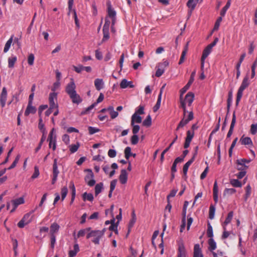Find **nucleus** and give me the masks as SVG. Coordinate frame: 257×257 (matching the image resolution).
<instances>
[{"mask_svg":"<svg viewBox=\"0 0 257 257\" xmlns=\"http://www.w3.org/2000/svg\"><path fill=\"white\" fill-rule=\"evenodd\" d=\"M104 234V229L102 230H91L89 233L87 234L86 238H89L90 237H93V238L92 239V242H93L95 244H99L100 239L103 236Z\"/></svg>","mask_w":257,"mask_h":257,"instance_id":"obj_1","label":"nucleus"},{"mask_svg":"<svg viewBox=\"0 0 257 257\" xmlns=\"http://www.w3.org/2000/svg\"><path fill=\"white\" fill-rule=\"evenodd\" d=\"M249 82L248 80V77L245 76L241 84L237 93L236 99V105H237L240 101L243 94V90L246 89L249 85Z\"/></svg>","mask_w":257,"mask_h":257,"instance_id":"obj_2","label":"nucleus"},{"mask_svg":"<svg viewBox=\"0 0 257 257\" xmlns=\"http://www.w3.org/2000/svg\"><path fill=\"white\" fill-rule=\"evenodd\" d=\"M32 213L33 212H30L26 214L23 216L22 219L18 223V226L19 228H23L26 225L28 224L31 222L32 218Z\"/></svg>","mask_w":257,"mask_h":257,"instance_id":"obj_3","label":"nucleus"},{"mask_svg":"<svg viewBox=\"0 0 257 257\" xmlns=\"http://www.w3.org/2000/svg\"><path fill=\"white\" fill-rule=\"evenodd\" d=\"M57 93L56 92H51L49 96V105L51 108L58 107V105L56 102L57 101Z\"/></svg>","mask_w":257,"mask_h":257,"instance_id":"obj_4","label":"nucleus"},{"mask_svg":"<svg viewBox=\"0 0 257 257\" xmlns=\"http://www.w3.org/2000/svg\"><path fill=\"white\" fill-rule=\"evenodd\" d=\"M55 130L54 128H52L51 132L49 133L48 141L49 142V148H51L52 144L53 143V150L55 151L56 148V136L54 135Z\"/></svg>","mask_w":257,"mask_h":257,"instance_id":"obj_5","label":"nucleus"},{"mask_svg":"<svg viewBox=\"0 0 257 257\" xmlns=\"http://www.w3.org/2000/svg\"><path fill=\"white\" fill-rule=\"evenodd\" d=\"M76 85L75 84L72 79H71V81L67 84L66 86L65 91L66 92L69 96L71 94L76 92Z\"/></svg>","mask_w":257,"mask_h":257,"instance_id":"obj_6","label":"nucleus"},{"mask_svg":"<svg viewBox=\"0 0 257 257\" xmlns=\"http://www.w3.org/2000/svg\"><path fill=\"white\" fill-rule=\"evenodd\" d=\"M177 257H186V250L183 241L178 243Z\"/></svg>","mask_w":257,"mask_h":257,"instance_id":"obj_7","label":"nucleus"},{"mask_svg":"<svg viewBox=\"0 0 257 257\" xmlns=\"http://www.w3.org/2000/svg\"><path fill=\"white\" fill-rule=\"evenodd\" d=\"M8 93L7 88L4 87L0 94V104L2 107H4L7 99Z\"/></svg>","mask_w":257,"mask_h":257,"instance_id":"obj_8","label":"nucleus"},{"mask_svg":"<svg viewBox=\"0 0 257 257\" xmlns=\"http://www.w3.org/2000/svg\"><path fill=\"white\" fill-rule=\"evenodd\" d=\"M107 15L108 17L112 20V25L114 26L116 19V12L113 9H112L110 4H108Z\"/></svg>","mask_w":257,"mask_h":257,"instance_id":"obj_9","label":"nucleus"},{"mask_svg":"<svg viewBox=\"0 0 257 257\" xmlns=\"http://www.w3.org/2000/svg\"><path fill=\"white\" fill-rule=\"evenodd\" d=\"M212 49L208 46H207L203 51L201 59L202 69H203L204 67V61L205 59L208 57Z\"/></svg>","mask_w":257,"mask_h":257,"instance_id":"obj_10","label":"nucleus"},{"mask_svg":"<svg viewBox=\"0 0 257 257\" xmlns=\"http://www.w3.org/2000/svg\"><path fill=\"white\" fill-rule=\"evenodd\" d=\"M196 74V71L194 70L193 72H192L190 79L188 82H187V84L181 90V92L182 93H185L190 87L191 84L193 83V82L194 80V77Z\"/></svg>","mask_w":257,"mask_h":257,"instance_id":"obj_11","label":"nucleus"},{"mask_svg":"<svg viewBox=\"0 0 257 257\" xmlns=\"http://www.w3.org/2000/svg\"><path fill=\"white\" fill-rule=\"evenodd\" d=\"M194 99V94L192 92H189L183 99L188 106H191Z\"/></svg>","mask_w":257,"mask_h":257,"instance_id":"obj_12","label":"nucleus"},{"mask_svg":"<svg viewBox=\"0 0 257 257\" xmlns=\"http://www.w3.org/2000/svg\"><path fill=\"white\" fill-rule=\"evenodd\" d=\"M236 122V116H235V112H233L232 114V118L231 122L230 124V128L229 130V131L227 134V138H229L231 135L232 134L233 128L234 127L235 124Z\"/></svg>","mask_w":257,"mask_h":257,"instance_id":"obj_13","label":"nucleus"},{"mask_svg":"<svg viewBox=\"0 0 257 257\" xmlns=\"http://www.w3.org/2000/svg\"><path fill=\"white\" fill-rule=\"evenodd\" d=\"M119 179L120 182L122 184H124L126 183L127 180V173L126 171L123 169L121 171L120 174L119 175Z\"/></svg>","mask_w":257,"mask_h":257,"instance_id":"obj_14","label":"nucleus"},{"mask_svg":"<svg viewBox=\"0 0 257 257\" xmlns=\"http://www.w3.org/2000/svg\"><path fill=\"white\" fill-rule=\"evenodd\" d=\"M69 97L73 103L79 104L81 102L82 100L80 95L78 94L76 92L70 95Z\"/></svg>","mask_w":257,"mask_h":257,"instance_id":"obj_15","label":"nucleus"},{"mask_svg":"<svg viewBox=\"0 0 257 257\" xmlns=\"http://www.w3.org/2000/svg\"><path fill=\"white\" fill-rule=\"evenodd\" d=\"M37 110L36 108L32 105V104H28L26 109L25 111V115L28 116L30 113L34 114Z\"/></svg>","mask_w":257,"mask_h":257,"instance_id":"obj_16","label":"nucleus"},{"mask_svg":"<svg viewBox=\"0 0 257 257\" xmlns=\"http://www.w3.org/2000/svg\"><path fill=\"white\" fill-rule=\"evenodd\" d=\"M165 86V84L164 85L162 86V87L161 88L160 92L159 95L158 97L157 103H156V104H155V106L153 108L154 111H155V112L157 111L158 109H159V108L160 107L161 102V97H162V91H163V89L164 88Z\"/></svg>","mask_w":257,"mask_h":257,"instance_id":"obj_17","label":"nucleus"},{"mask_svg":"<svg viewBox=\"0 0 257 257\" xmlns=\"http://www.w3.org/2000/svg\"><path fill=\"white\" fill-rule=\"evenodd\" d=\"M142 117L137 114V113H134L131 117V125H134V123H140L142 122Z\"/></svg>","mask_w":257,"mask_h":257,"instance_id":"obj_18","label":"nucleus"},{"mask_svg":"<svg viewBox=\"0 0 257 257\" xmlns=\"http://www.w3.org/2000/svg\"><path fill=\"white\" fill-rule=\"evenodd\" d=\"M201 256L203 255L202 253L200 245L199 244H195L194 247L193 257H201Z\"/></svg>","mask_w":257,"mask_h":257,"instance_id":"obj_19","label":"nucleus"},{"mask_svg":"<svg viewBox=\"0 0 257 257\" xmlns=\"http://www.w3.org/2000/svg\"><path fill=\"white\" fill-rule=\"evenodd\" d=\"M24 203V199L21 197L11 201V203L14 209L16 208L19 205Z\"/></svg>","mask_w":257,"mask_h":257,"instance_id":"obj_20","label":"nucleus"},{"mask_svg":"<svg viewBox=\"0 0 257 257\" xmlns=\"http://www.w3.org/2000/svg\"><path fill=\"white\" fill-rule=\"evenodd\" d=\"M59 171L58 169V166H53V177L52 179V184H54L57 180V177Z\"/></svg>","mask_w":257,"mask_h":257,"instance_id":"obj_21","label":"nucleus"},{"mask_svg":"<svg viewBox=\"0 0 257 257\" xmlns=\"http://www.w3.org/2000/svg\"><path fill=\"white\" fill-rule=\"evenodd\" d=\"M115 219L113 216H112V218L111 219L112 224H111L110 226L109 227V229L111 231H114L115 233H118L117 230V226H118V222L115 223Z\"/></svg>","mask_w":257,"mask_h":257,"instance_id":"obj_22","label":"nucleus"},{"mask_svg":"<svg viewBox=\"0 0 257 257\" xmlns=\"http://www.w3.org/2000/svg\"><path fill=\"white\" fill-rule=\"evenodd\" d=\"M59 228L60 226L57 223L54 222L52 223L50 226V235H55V233L59 231Z\"/></svg>","mask_w":257,"mask_h":257,"instance_id":"obj_23","label":"nucleus"},{"mask_svg":"<svg viewBox=\"0 0 257 257\" xmlns=\"http://www.w3.org/2000/svg\"><path fill=\"white\" fill-rule=\"evenodd\" d=\"M94 85L97 90H100L103 88L104 83L102 79L97 78L94 80Z\"/></svg>","mask_w":257,"mask_h":257,"instance_id":"obj_24","label":"nucleus"},{"mask_svg":"<svg viewBox=\"0 0 257 257\" xmlns=\"http://www.w3.org/2000/svg\"><path fill=\"white\" fill-rule=\"evenodd\" d=\"M194 161V157H192V158L189 160L187 163L185 164L183 168V172L184 175H186L188 168L191 164Z\"/></svg>","mask_w":257,"mask_h":257,"instance_id":"obj_25","label":"nucleus"},{"mask_svg":"<svg viewBox=\"0 0 257 257\" xmlns=\"http://www.w3.org/2000/svg\"><path fill=\"white\" fill-rule=\"evenodd\" d=\"M240 142L242 145H252V142L249 137H244V136H242L240 139Z\"/></svg>","mask_w":257,"mask_h":257,"instance_id":"obj_26","label":"nucleus"},{"mask_svg":"<svg viewBox=\"0 0 257 257\" xmlns=\"http://www.w3.org/2000/svg\"><path fill=\"white\" fill-rule=\"evenodd\" d=\"M79 251V245L77 243H76L74 245L73 249L69 251V253H68L69 256L74 257Z\"/></svg>","mask_w":257,"mask_h":257,"instance_id":"obj_27","label":"nucleus"},{"mask_svg":"<svg viewBox=\"0 0 257 257\" xmlns=\"http://www.w3.org/2000/svg\"><path fill=\"white\" fill-rule=\"evenodd\" d=\"M208 249L210 251L213 252L216 248V243L213 238H209L208 240Z\"/></svg>","mask_w":257,"mask_h":257,"instance_id":"obj_28","label":"nucleus"},{"mask_svg":"<svg viewBox=\"0 0 257 257\" xmlns=\"http://www.w3.org/2000/svg\"><path fill=\"white\" fill-rule=\"evenodd\" d=\"M236 164L237 169L239 171H245L248 168L247 166L240 162L238 159L236 161Z\"/></svg>","mask_w":257,"mask_h":257,"instance_id":"obj_29","label":"nucleus"},{"mask_svg":"<svg viewBox=\"0 0 257 257\" xmlns=\"http://www.w3.org/2000/svg\"><path fill=\"white\" fill-rule=\"evenodd\" d=\"M182 224L181 225L180 230L181 232L183 231L186 226V210H183L182 212Z\"/></svg>","mask_w":257,"mask_h":257,"instance_id":"obj_30","label":"nucleus"},{"mask_svg":"<svg viewBox=\"0 0 257 257\" xmlns=\"http://www.w3.org/2000/svg\"><path fill=\"white\" fill-rule=\"evenodd\" d=\"M132 219L130 221L128 226V232L130 231L131 228L133 227V226H134V225L135 223L136 220H137V217H136V214H135L134 210L132 212Z\"/></svg>","mask_w":257,"mask_h":257,"instance_id":"obj_31","label":"nucleus"},{"mask_svg":"<svg viewBox=\"0 0 257 257\" xmlns=\"http://www.w3.org/2000/svg\"><path fill=\"white\" fill-rule=\"evenodd\" d=\"M183 94L182 93L180 95V103L181 105L180 107H181L183 109V115H184V117H186V114L188 111L186 110V104H187L186 102L183 100Z\"/></svg>","mask_w":257,"mask_h":257,"instance_id":"obj_32","label":"nucleus"},{"mask_svg":"<svg viewBox=\"0 0 257 257\" xmlns=\"http://www.w3.org/2000/svg\"><path fill=\"white\" fill-rule=\"evenodd\" d=\"M213 196L214 201H217L218 199V186L216 181H215L213 185Z\"/></svg>","mask_w":257,"mask_h":257,"instance_id":"obj_33","label":"nucleus"},{"mask_svg":"<svg viewBox=\"0 0 257 257\" xmlns=\"http://www.w3.org/2000/svg\"><path fill=\"white\" fill-rule=\"evenodd\" d=\"M13 36H12L6 42L5 47L4 49V52L7 53L10 49V48L11 46V44L13 42Z\"/></svg>","mask_w":257,"mask_h":257,"instance_id":"obj_34","label":"nucleus"},{"mask_svg":"<svg viewBox=\"0 0 257 257\" xmlns=\"http://www.w3.org/2000/svg\"><path fill=\"white\" fill-rule=\"evenodd\" d=\"M188 51V46L187 45H186V46L184 47L183 51L182 52L181 56L179 62V64H181L182 63H183L185 57L186 55V53Z\"/></svg>","mask_w":257,"mask_h":257,"instance_id":"obj_35","label":"nucleus"},{"mask_svg":"<svg viewBox=\"0 0 257 257\" xmlns=\"http://www.w3.org/2000/svg\"><path fill=\"white\" fill-rule=\"evenodd\" d=\"M17 58L16 56H12L8 59V66L10 68H13L14 66V64L17 61Z\"/></svg>","mask_w":257,"mask_h":257,"instance_id":"obj_36","label":"nucleus"},{"mask_svg":"<svg viewBox=\"0 0 257 257\" xmlns=\"http://www.w3.org/2000/svg\"><path fill=\"white\" fill-rule=\"evenodd\" d=\"M38 128L41 131L43 134L46 135V131L44 126V124L43 123L42 119L40 118L39 120Z\"/></svg>","mask_w":257,"mask_h":257,"instance_id":"obj_37","label":"nucleus"},{"mask_svg":"<svg viewBox=\"0 0 257 257\" xmlns=\"http://www.w3.org/2000/svg\"><path fill=\"white\" fill-rule=\"evenodd\" d=\"M69 187L72 191L71 202H73L75 199L76 193L75 187L73 182H70Z\"/></svg>","mask_w":257,"mask_h":257,"instance_id":"obj_38","label":"nucleus"},{"mask_svg":"<svg viewBox=\"0 0 257 257\" xmlns=\"http://www.w3.org/2000/svg\"><path fill=\"white\" fill-rule=\"evenodd\" d=\"M167 227V225L165 223L163 225V231L161 233V236L162 237V240H161V243L159 245V247L161 248V254H162L164 252V242H163V236L164 235V232L166 230Z\"/></svg>","mask_w":257,"mask_h":257,"instance_id":"obj_39","label":"nucleus"},{"mask_svg":"<svg viewBox=\"0 0 257 257\" xmlns=\"http://www.w3.org/2000/svg\"><path fill=\"white\" fill-rule=\"evenodd\" d=\"M230 6V1H228L226 5L222 9V10L220 11V15L221 17H224L225 15V13L227 11V10L228 9L229 7Z\"/></svg>","mask_w":257,"mask_h":257,"instance_id":"obj_40","label":"nucleus"},{"mask_svg":"<svg viewBox=\"0 0 257 257\" xmlns=\"http://www.w3.org/2000/svg\"><path fill=\"white\" fill-rule=\"evenodd\" d=\"M185 117H184V115H183V118L181 119V120L179 123V124L176 128V131H178L181 127H183L184 126L186 125L189 122V121L187 119H185Z\"/></svg>","mask_w":257,"mask_h":257,"instance_id":"obj_41","label":"nucleus"},{"mask_svg":"<svg viewBox=\"0 0 257 257\" xmlns=\"http://www.w3.org/2000/svg\"><path fill=\"white\" fill-rule=\"evenodd\" d=\"M82 197L84 201L88 200L91 201L93 199V195L91 193H87L86 192L83 194Z\"/></svg>","mask_w":257,"mask_h":257,"instance_id":"obj_42","label":"nucleus"},{"mask_svg":"<svg viewBox=\"0 0 257 257\" xmlns=\"http://www.w3.org/2000/svg\"><path fill=\"white\" fill-rule=\"evenodd\" d=\"M207 235L208 237L210 238H213V228L211 226L210 223H208L207 225Z\"/></svg>","mask_w":257,"mask_h":257,"instance_id":"obj_43","label":"nucleus"},{"mask_svg":"<svg viewBox=\"0 0 257 257\" xmlns=\"http://www.w3.org/2000/svg\"><path fill=\"white\" fill-rule=\"evenodd\" d=\"M46 138V135L42 134V136L41 138L38 146L35 149V153H37L41 148V146L43 142L45 141Z\"/></svg>","mask_w":257,"mask_h":257,"instance_id":"obj_44","label":"nucleus"},{"mask_svg":"<svg viewBox=\"0 0 257 257\" xmlns=\"http://www.w3.org/2000/svg\"><path fill=\"white\" fill-rule=\"evenodd\" d=\"M233 215V211H230V212H229L225 220L224 221V222L223 223V225L226 226L230 222L231 220L232 219Z\"/></svg>","mask_w":257,"mask_h":257,"instance_id":"obj_45","label":"nucleus"},{"mask_svg":"<svg viewBox=\"0 0 257 257\" xmlns=\"http://www.w3.org/2000/svg\"><path fill=\"white\" fill-rule=\"evenodd\" d=\"M102 188H103V183H100L97 184L95 185V195H97L98 194H99L101 192Z\"/></svg>","mask_w":257,"mask_h":257,"instance_id":"obj_46","label":"nucleus"},{"mask_svg":"<svg viewBox=\"0 0 257 257\" xmlns=\"http://www.w3.org/2000/svg\"><path fill=\"white\" fill-rule=\"evenodd\" d=\"M143 124L145 126H150L152 124V118L150 115H148L146 119L143 121Z\"/></svg>","mask_w":257,"mask_h":257,"instance_id":"obj_47","label":"nucleus"},{"mask_svg":"<svg viewBox=\"0 0 257 257\" xmlns=\"http://www.w3.org/2000/svg\"><path fill=\"white\" fill-rule=\"evenodd\" d=\"M67 193H68L67 187V186H64L63 187H62L61 188V195L62 200H63L65 198Z\"/></svg>","mask_w":257,"mask_h":257,"instance_id":"obj_48","label":"nucleus"},{"mask_svg":"<svg viewBox=\"0 0 257 257\" xmlns=\"http://www.w3.org/2000/svg\"><path fill=\"white\" fill-rule=\"evenodd\" d=\"M196 2L195 0H189L187 3V7L191 9V10H193L196 7Z\"/></svg>","mask_w":257,"mask_h":257,"instance_id":"obj_49","label":"nucleus"},{"mask_svg":"<svg viewBox=\"0 0 257 257\" xmlns=\"http://www.w3.org/2000/svg\"><path fill=\"white\" fill-rule=\"evenodd\" d=\"M128 83H131V81H128L126 79H123L120 83V87L122 89L126 88L128 87Z\"/></svg>","mask_w":257,"mask_h":257,"instance_id":"obj_50","label":"nucleus"},{"mask_svg":"<svg viewBox=\"0 0 257 257\" xmlns=\"http://www.w3.org/2000/svg\"><path fill=\"white\" fill-rule=\"evenodd\" d=\"M102 31L103 34L102 41H105L106 40H107L109 38V29H103Z\"/></svg>","mask_w":257,"mask_h":257,"instance_id":"obj_51","label":"nucleus"},{"mask_svg":"<svg viewBox=\"0 0 257 257\" xmlns=\"http://www.w3.org/2000/svg\"><path fill=\"white\" fill-rule=\"evenodd\" d=\"M164 71L165 69L162 67H160V65H158L155 75L157 77H159L162 76V75L164 73Z\"/></svg>","mask_w":257,"mask_h":257,"instance_id":"obj_52","label":"nucleus"},{"mask_svg":"<svg viewBox=\"0 0 257 257\" xmlns=\"http://www.w3.org/2000/svg\"><path fill=\"white\" fill-rule=\"evenodd\" d=\"M230 183L233 187H240L242 186L241 182L237 179H232L230 181Z\"/></svg>","mask_w":257,"mask_h":257,"instance_id":"obj_53","label":"nucleus"},{"mask_svg":"<svg viewBox=\"0 0 257 257\" xmlns=\"http://www.w3.org/2000/svg\"><path fill=\"white\" fill-rule=\"evenodd\" d=\"M131 148L130 147H127L124 149V156L125 158L128 160L131 156Z\"/></svg>","mask_w":257,"mask_h":257,"instance_id":"obj_54","label":"nucleus"},{"mask_svg":"<svg viewBox=\"0 0 257 257\" xmlns=\"http://www.w3.org/2000/svg\"><path fill=\"white\" fill-rule=\"evenodd\" d=\"M194 136V132L193 131L188 130L187 132V136L185 140L191 141Z\"/></svg>","mask_w":257,"mask_h":257,"instance_id":"obj_55","label":"nucleus"},{"mask_svg":"<svg viewBox=\"0 0 257 257\" xmlns=\"http://www.w3.org/2000/svg\"><path fill=\"white\" fill-rule=\"evenodd\" d=\"M20 158V156L19 155H17V157H16L14 161L13 162V163L10 166V167L8 168V169L11 170V169L14 168L16 166L17 163H18Z\"/></svg>","mask_w":257,"mask_h":257,"instance_id":"obj_56","label":"nucleus"},{"mask_svg":"<svg viewBox=\"0 0 257 257\" xmlns=\"http://www.w3.org/2000/svg\"><path fill=\"white\" fill-rule=\"evenodd\" d=\"M79 147V143H77L75 145H72L69 147L70 151L71 153H74L76 152Z\"/></svg>","mask_w":257,"mask_h":257,"instance_id":"obj_57","label":"nucleus"},{"mask_svg":"<svg viewBox=\"0 0 257 257\" xmlns=\"http://www.w3.org/2000/svg\"><path fill=\"white\" fill-rule=\"evenodd\" d=\"M40 173H39V170L37 166L34 167V172L33 174L32 175L31 178L32 179H34L35 178H37L39 176Z\"/></svg>","mask_w":257,"mask_h":257,"instance_id":"obj_58","label":"nucleus"},{"mask_svg":"<svg viewBox=\"0 0 257 257\" xmlns=\"http://www.w3.org/2000/svg\"><path fill=\"white\" fill-rule=\"evenodd\" d=\"M250 133L254 135L257 133V123L252 124L250 126Z\"/></svg>","mask_w":257,"mask_h":257,"instance_id":"obj_59","label":"nucleus"},{"mask_svg":"<svg viewBox=\"0 0 257 257\" xmlns=\"http://www.w3.org/2000/svg\"><path fill=\"white\" fill-rule=\"evenodd\" d=\"M131 143L132 145H136L139 142V137L137 134H134L131 139Z\"/></svg>","mask_w":257,"mask_h":257,"instance_id":"obj_60","label":"nucleus"},{"mask_svg":"<svg viewBox=\"0 0 257 257\" xmlns=\"http://www.w3.org/2000/svg\"><path fill=\"white\" fill-rule=\"evenodd\" d=\"M88 130L90 135H93L99 132V130L98 128L92 126H89L88 127Z\"/></svg>","mask_w":257,"mask_h":257,"instance_id":"obj_61","label":"nucleus"},{"mask_svg":"<svg viewBox=\"0 0 257 257\" xmlns=\"http://www.w3.org/2000/svg\"><path fill=\"white\" fill-rule=\"evenodd\" d=\"M222 17H219L217 21H216L215 23V25H214V28H213V30L214 31H216V30H217L219 28V27L220 26V22H221L222 19Z\"/></svg>","mask_w":257,"mask_h":257,"instance_id":"obj_62","label":"nucleus"},{"mask_svg":"<svg viewBox=\"0 0 257 257\" xmlns=\"http://www.w3.org/2000/svg\"><path fill=\"white\" fill-rule=\"evenodd\" d=\"M135 113H137V114H143L144 113V106L143 105H140L137 109H136Z\"/></svg>","mask_w":257,"mask_h":257,"instance_id":"obj_63","label":"nucleus"},{"mask_svg":"<svg viewBox=\"0 0 257 257\" xmlns=\"http://www.w3.org/2000/svg\"><path fill=\"white\" fill-rule=\"evenodd\" d=\"M60 82L59 81H56L54 84L53 85L51 88V90L53 91V92H55V91L58 89V88L60 87Z\"/></svg>","mask_w":257,"mask_h":257,"instance_id":"obj_64","label":"nucleus"}]
</instances>
